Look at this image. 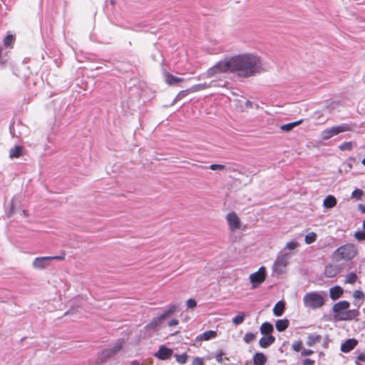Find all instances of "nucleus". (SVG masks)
I'll return each mask as SVG.
<instances>
[{
    "label": "nucleus",
    "mask_w": 365,
    "mask_h": 365,
    "mask_svg": "<svg viewBox=\"0 0 365 365\" xmlns=\"http://www.w3.org/2000/svg\"><path fill=\"white\" fill-rule=\"evenodd\" d=\"M263 70L262 59L253 53H244L219 61L202 74L212 78L220 73H232L242 78H249Z\"/></svg>",
    "instance_id": "obj_1"
},
{
    "label": "nucleus",
    "mask_w": 365,
    "mask_h": 365,
    "mask_svg": "<svg viewBox=\"0 0 365 365\" xmlns=\"http://www.w3.org/2000/svg\"><path fill=\"white\" fill-rule=\"evenodd\" d=\"M349 306L347 301H340L334 304L332 307L334 318L340 321H349L356 318L359 315V310L348 309Z\"/></svg>",
    "instance_id": "obj_2"
},
{
    "label": "nucleus",
    "mask_w": 365,
    "mask_h": 365,
    "mask_svg": "<svg viewBox=\"0 0 365 365\" xmlns=\"http://www.w3.org/2000/svg\"><path fill=\"white\" fill-rule=\"evenodd\" d=\"M357 254V251L352 244H346L338 247L332 254L331 259L335 262L351 260Z\"/></svg>",
    "instance_id": "obj_3"
},
{
    "label": "nucleus",
    "mask_w": 365,
    "mask_h": 365,
    "mask_svg": "<svg viewBox=\"0 0 365 365\" xmlns=\"http://www.w3.org/2000/svg\"><path fill=\"white\" fill-rule=\"evenodd\" d=\"M303 303L306 308L317 309L324 304V299L319 292H310L304 296Z\"/></svg>",
    "instance_id": "obj_4"
},
{
    "label": "nucleus",
    "mask_w": 365,
    "mask_h": 365,
    "mask_svg": "<svg viewBox=\"0 0 365 365\" xmlns=\"http://www.w3.org/2000/svg\"><path fill=\"white\" fill-rule=\"evenodd\" d=\"M177 306L175 304L170 305L168 308L164 311L162 314L154 317L150 322L146 326L148 329H158L163 322L170 317L173 313L175 312Z\"/></svg>",
    "instance_id": "obj_5"
},
{
    "label": "nucleus",
    "mask_w": 365,
    "mask_h": 365,
    "mask_svg": "<svg viewBox=\"0 0 365 365\" xmlns=\"http://www.w3.org/2000/svg\"><path fill=\"white\" fill-rule=\"evenodd\" d=\"M351 130V127L346 123L327 128L322 131L321 137L324 140H327L341 133L346 132Z\"/></svg>",
    "instance_id": "obj_6"
},
{
    "label": "nucleus",
    "mask_w": 365,
    "mask_h": 365,
    "mask_svg": "<svg viewBox=\"0 0 365 365\" xmlns=\"http://www.w3.org/2000/svg\"><path fill=\"white\" fill-rule=\"evenodd\" d=\"M291 256L292 253L281 252L274 263L273 272L277 274H282L289 263Z\"/></svg>",
    "instance_id": "obj_7"
},
{
    "label": "nucleus",
    "mask_w": 365,
    "mask_h": 365,
    "mask_svg": "<svg viewBox=\"0 0 365 365\" xmlns=\"http://www.w3.org/2000/svg\"><path fill=\"white\" fill-rule=\"evenodd\" d=\"M64 257V254L56 256L36 257L32 262V267L36 269H43L50 265V262L52 259L62 260Z\"/></svg>",
    "instance_id": "obj_8"
},
{
    "label": "nucleus",
    "mask_w": 365,
    "mask_h": 365,
    "mask_svg": "<svg viewBox=\"0 0 365 365\" xmlns=\"http://www.w3.org/2000/svg\"><path fill=\"white\" fill-rule=\"evenodd\" d=\"M122 347L123 341H118L112 347L104 349L99 356L101 360L100 363H102L107 359L110 358L118 354L121 350Z\"/></svg>",
    "instance_id": "obj_9"
},
{
    "label": "nucleus",
    "mask_w": 365,
    "mask_h": 365,
    "mask_svg": "<svg viewBox=\"0 0 365 365\" xmlns=\"http://www.w3.org/2000/svg\"><path fill=\"white\" fill-rule=\"evenodd\" d=\"M266 277V269L264 267H261L258 271L252 273L250 275V280L252 283V286L253 288H256L260 284H262Z\"/></svg>",
    "instance_id": "obj_10"
},
{
    "label": "nucleus",
    "mask_w": 365,
    "mask_h": 365,
    "mask_svg": "<svg viewBox=\"0 0 365 365\" xmlns=\"http://www.w3.org/2000/svg\"><path fill=\"white\" fill-rule=\"evenodd\" d=\"M216 86H224V85L220 83L217 81H212L210 83H204L194 85L188 88V91L190 93H195L202 90H205L211 87Z\"/></svg>",
    "instance_id": "obj_11"
},
{
    "label": "nucleus",
    "mask_w": 365,
    "mask_h": 365,
    "mask_svg": "<svg viewBox=\"0 0 365 365\" xmlns=\"http://www.w3.org/2000/svg\"><path fill=\"white\" fill-rule=\"evenodd\" d=\"M226 220L231 230H235L240 228V220L235 212H232L228 213Z\"/></svg>",
    "instance_id": "obj_12"
},
{
    "label": "nucleus",
    "mask_w": 365,
    "mask_h": 365,
    "mask_svg": "<svg viewBox=\"0 0 365 365\" xmlns=\"http://www.w3.org/2000/svg\"><path fill=\"white\" fill-rule=\"evenodd\" d=\"M173 350L165 346H160L158 351L154 354V356L159 359L166 360L168 359L173 355Z\"/></svg>",
    "instance_id": "obj_13"
},
{
    "label": "nucleus",
    "mask_w": 365,
    "mask_h": 365,
    "mask_svg": "<svg viewBox=\"0 0 365 365\" xmlns=\"http://www.w3.org/2000/svg\"><path fill=\"white\" fill-rule=\"evenodd\" d=\"M358 341L355 339H347L341 345V351L344 353H348L355 348Z\"/></svg>",
    "instance_id": "obj_14"
},
{
    "label": "nucleus",
    "mask_w": 365,
    "mask_h": 365,
    "mask_svg": "<svg viewBox=\"0 0 365 365\" xmlns=\"http://www.w3.org/2000/svg\"><path fill=\"white\" fill-rule=\"evenodd\" d=\"M340 272L338 266L334 264H327L324 268V275L327 277L331 278L337 275Z\"/></svg>",
    "instance_id": "obj_15"
},
{
    "label": "nucleus",
    "mask_w": 365,
    "mask_h": 365,
    "mask_svg": "<svg viewBox=\"0 0 365 365\" xmlns=\"http://www.w3.org/2000/svg\"><path fill=\"white\" fill-rule=\"evenodd\" d=\"M344 293L343 289L340 286H334L329 289V296L332 300H336L340 298Z\"/></svg>",
    "instance_id": "obj_16"
},
{
    "label": "nucleus",
    "mask_w": 365,
    "mask_h": 365,
    "mask_svg": "<svg viewBox=\"0 0 365 365\" xmlns=\"http://www.w3.org/2000/svg\"><path fill=\"white\" fill-rule=\"evenodd\" d=\"M275 341V337L272 335L262 336L259 341V346L262 348H267L271 346Z\"/></svg>",
    "instance_id": "obj_17"
},
{
    "label": "nucleus",
    "mask_w": 365,
    "mask_h": 365,
    "mask_svg": "<svg viewBox=\"0 0 365 365\" xmlns=\"http://www.w3.org/2000/svg\"><path fill=\"white\" fill-rule=\"evenodd\" d=\"M165 81L167 84L171 86V85H174L179 82H182L185 80L181 78L174 76L173 75H172L169 73H165Z\"/></svg>",
    "instance_id": "obj_18"
},
{
    "label": "nucleus",
    "mask_w": 365,
    "mask_h": 365,
    "mask_svg": "<svg viewBox=\"0 0 365 365\" xmlns=\"http://www.w3.org/2000/svg\"><path fill=\"white\" fill-rule=\"evenodd\" d=\"M267 358L263 353H256L253 356V362L255 365H264Z\"/></svg>",
    "instance_id": "obj_19"
},
{
    "label": "nucleus",
    "mask_w": 365,
    "mask_h": 365,
    "mask_svg": "<svg viewBox=\"0 0 365 365\" xmlns=\"http://www.w3.org/2000/svg\"><path fill=\"white\" fill-rule=\"evenodd\" d=\"M336 205V199L333 195H328L323 202V205L326 208H332Z\"/></svg>",
    "instance_id": "obj_20"
},
{
    "label": "nucleus",
    "mask_w": 365,
    "mask_h": 365,
    "mask_svg": "<svg viewBox=\"0 0 365 365\" xmlns=\"http://www.w3.org/2000/svg\"><path fill=\"white\" fill-rule=\"evenodd\" d=\"M284 303L282 301L278 302L273 308V314L276 317H280L283 314L284 310Z\"/></svg>",
    "instance_id": "obj_21"
},
{
    "label": "nucleus",
    "mask_w": 365,
    "mask_h": 365,
    "mask_svg": "<svg viewBox=\"0 0 365 365\" xmlns=\"http://www.w3.org/2000/svg\"><path fill=\"white\" fill-rule=\"evenodd\" d=\"M289 324V322L287 319H278L275 323V327L277 331H283L288 327Z\"/></svg>",
    "instance_id": "obj_22"
},
{
    "label": "nucleus",
    "mask_w": 365,
    "mask_h": 365,
    "mask_svg": "<svg viewBox=\"0 0 365 365\" xmlns=\"http://www.w3.org/2000/svg\"><path fill=\"white\" fill-rule=\"evenodd\" d=\"M273 331V326L269 322L263 323L260 327V331L262 334L270 335V333Z\"/></svg>",
    "instance_id": "obj_23"
},
{
    "label": "nucleus",
    "mask_w": 365,
    "mask_h": 365,
    "mask_svg": "<svg viewBox=\"0 0 365 365\" xmlns=\"http://www.w3.org/2000/svg\"><path fill=\"white\" fill-rule=\"evenodd\" d=\"M216 336H217L216 331L210 330V331L204 332L203 334L200 335L198 336V338L200 340L207 341V340L215 338Z\"/></svg>",
    "instance_id": "obj_24"
},
{
    "label": "nucleus",
    "mask_w": 365,
    "mask_h": 365,
    "mask_svg": "<svg viewBox=\"0 0 365 365\" xmlns=\"http://www.w3.org/2000/svg\"><path fill=\"white\" fill-rule=\"evenodd\" d=\"M302 120H299V121H296V122H293V123H287V124H284L280 126V129L282 130V131H285V132H288V131H290L291 130H292L295 126L299 125L301 123H302Z\"/></svg>",
    "instance_id": "obj_25"
},
{
    "label": "nucleus",
    "mask_w": 365,
    "mask_h": 365,
    "mask_svg": "<svg viewBox=\"0 0 365 365\" xmlns=\"http://www.w3.org/2000/svg\"><path fill=\"white\" fill-rule=\"evenodd\" d=\"M320 341V336L317 334H310L307 337V344L309 346H312L316 343Z\"/></svg>",
    "instance_id": "obj_26"
},
{
    "label": "nucleus",
    "mask_w": 365,
    "mask_h": 365,
    "mask_svg": "<svg viewBox=\"0 0 365 365\" xmlns=\"http://www.w3.org/2000/svg\"><path fill=\"white\" fill-rule=\"evenodd\" d=\"M21 146H15L11 148L9 151V157L10 158H19L21 154Z\"/></svg>",
    "instance_id": "obj_27"
},
{
    "label": "nucleus",
    "mask_w": 365,
    "mask_h": 365,
    "mask_svg": "<svg viewBox=\"0 0 365 365\" xmlns=\"http://www.w3.org/2000/svg\"><path fill=\"white\" fill-rule=\"evenodd\" d=\"M317 235L314 232H310L305 235L304 242L307 245L314 242L317 240Z\"/></svg>",
    "instance_id": "obj_28"
},
{
    "label": "nucleus",
    "mask_w": 365,
    "mask_h": 365,
    "mask_svg": "<svg viewBox=\"0 0 365 365\" xmlns=\"http://www.w3.org/2000/svg\"><path fill=\"white\" fill-rule=\"evenodd\" d=\"M245 317L246 314L244 312H240L232 319V323L236 326L239 325L244 322Z\"/></svg>",
    "instance_id": "obj_29"
},
{
    "label": "nucleus",
    "mask_w": 365,
    "mask_h": 365,
    "mask_svg": "<svg viewBox=\"0 0 365 365\" xmlns=\"http://www.w3.org/2000/svg\"><path fill=\"white\" fill-rule=\"evenodd\" d=\"M15 41V36L11 34H8L4 39V44L6 47H12Z\"/></svg>",
    "instance_id": "obj_30"
},
{
    "label": "nucleus",
    "mask_w": 365,
    "mask_h": 365,
    "mask_svg": "<svg viewBox=\"0 0 365 365\" xmlns=\"http://www.w3.org/2000/svg\"><path fill=\"white\" fill-rule=\"evenodd\" d=\"M357 279L356 274L354 272H351L346 275L345 278V283L346 284H354Z\"/></svg>",
    "instance_id": "obj_31"
},
{
    "label": "nucleus",
    "mask_w": 365,
    "mask_h": 365,
    "mask_svg": "<svg viewBox=\"0 0 365 365\" xmlns=\"http://www.w3.org/2000/svg\"><path fill=\"white\" fill-rule=\"evenodd\" d=\"M364 192L361 189H355L351 193V198L356 200H361Z\"/></svg>",
    "instance_id": "obj_32"
},
{
    "label": "nucleus",
    "mask_w": 365,
    "mask_h": 365,
    "mask_svg": "<svg viewBox=\"0 0 365 365\" xmlns=\"http://www.w3.org/2000/svg\"><path fill=\"white\" fill-rule=\"evenodd\" d=\"M176 361L180 364H185L187 360V355L186 354H175Z\"/></svg>",
    "instance_id": "obj_33"
},
{
    "label": "nucleus",
    "mask_w": 365,
    "mask_h": 365,
    "mask_svg": "<svg viewBox=\"0 0 365 365\" xmlns=\"http://www.w3.org/2000/svg\"><path fill=\"white\" fill-rule=\"evenodd\" d=\"M339 149L341 151L351 150L352 149V143L344 142L339 145Z\"/></svg>",
    "instance_id": "obj_34"
},
{
    "label": "nucleus",
    "mask_w": 365,
    "mask_h": 365,
    "mask_svg": "<svg viewBox=\"0 0 365 365\" xmlns=\"http://www.w3.org/2000/svg\"><path fill=\"white\" fill-rule=\"evenodd\" d=\"M188 93H190L188 91V88L187 90L181 91L175 98L173 104L185 98Z\"/></svg>",
    "instance_id": "obj_35"
},
{
    "label": "nucleus",
    "mask_w": 365,
    "mask_h": 365,
    "mask_svg": "<svg viewBox=\"0 0 365 365\" xmlns=\"http://www.w3.org/2000/svg\"><path fill=\"white\" fill-rule=\"evenodd\" d=\"M299 244L296 241H290L285 245L284 250H293L298 247Z\"/></svg>",
    "instance_id": "obj_36"
},
{
    "label": "nucleus",
    "mask_w": 365,
    "mask_h": 365,
    "mask_svg": "<svg viewBox=\"0 0 365 365\" xmlns=\"http://www.w3.org/2000/svg\"><path fill=\"white\" fill-rule=\"evenodd\" d=\"M256 336L253 333H247L244 336V341L245 343L249 344L255 339Z\"/></svg>",
    "instance_id": "obj_37"
},
{
    "label": "nucleus",
    "mask_w": 365,
    "mask_h": 365,
    "mask_svg": "<svg viewBox=\"0 0 365 365\" xmlns=\"http://www.w3.org/2000/svg\"><path fill=\"white\" fill-rule=\"evenodd\" d=\"M353 297L356 299H362L364 298V294L360 290H356L354 292Z\"/></svg>",
    "instance_id": "obj_38"
},
{
    "label": "nucleus",
    "mask_w": 365,
    "mask_h": 365,
    "mask_svg": "<svg viewBox=\"0 0 365 365\" xmlns=\"http://www.w3.org/2000/svg\"><path fill=\"white\" fill-rule=\"evenodd\" d=\"M354 236L358 240H365L364 231H357L355 232Z\"/></svg>",
    "instance_id": "obj_39"
},
{
    "label": "nucleus",
    "mask_w": 365,
    "mask_h": 365,
    "mask_svg": "<svg viewBox=\"0 0 365 365\" xmlns=\"http://www.w3.org/2000/svg\"><path fill=\"white\" fill-rule=\"evenodd\" d=\"M292 349L297 352L299 351L302 349V342L300 341H294L292 344Z\"/></svg>",
    "instance_id": "obj_40"
},
{
    "label": "nucleus",
    "mask_w": 365,
    "mask_h": 365,
    "mask_svg": "<svg viewBox=\"0 0 365 365\" xmlns=\"http://www.w3.org/2000/svg\"><path fill=\"white\" fill-rule=\"evenodd\" d=\"M210 169L212 170H222L225 169V165L220 164H212L210 166Z\"/></svg>",
    "instance_id": "obj_41"
},
{
    "label": "nucleus",
    "mask_w": 365,
    "mask_h": 365,
    "mask_svg": "<svg viewBox=\"0 0 365 365\" xmlns=\"http://www.w3.org/2000/svg\"><path fill=\"white\" fill-rule=\"evenodd\" d=\"M196 306V302L193 299H189L187 301V308L192 309Z\"/></svg>",
    "instance_id": "obj_42"
},
{
    "label": "nucleus",
    "mask_w": 365,
    "mask_h": 365,
    "mask_svg": "<svg viewBox=\"0 0 365 365\" xmlns=\"http://www.w3.org/2000/svg\"><path fill=\"white\" fill-rule=\"evenodd\" d=\"M204 361L200 357H196L192 361V365H204Z\"/></svg>",
    "instance_id": "obj_43"
},
{
    "label": "nucleus",
    "mask_w": 365,
    "mask_h": 365,
    "mask_svg": "<svg viewBox=\"0 0 365 365\" xmlns=\"http://www.w3.org/2000/svg\"><path fill=\"white\" fill-rule=\"evenodd\" d=\"M342 167L344 168L346 173L349 172L352 169V164L349 162L343 164Z\"/></svg>",
    "instance_id": "obj_44"
},
{
    "label": "nucleus",
    "mask_w": 365,
    "mask_h": 365,
    "mask_svg": "<svg viewBox=\"0 0 365 365\" xmlns=\"http://www.w3.org/2000/svg\"><path fill=\"white\" fill-rule=\"evenodd\" d=\"M356 359L355 362L356 365H361L358 361H365V353L358 355Z\"/></svg>",
    "instance_id": "obj_45"
},
{
    "label": "nucleus",
    "mask_w": 365,
    "mask_h": 365,
    "mask_svg": "<svg viewBox=\"0 0 365 365\" xmlns=\"http://www.w3.org/2000/svg\"><path fill=\"white\" fill-rule=\"evenodd\" d=\"M178 320L176 319H173L170 321L168 322V326L169 327H175L178 324Z\"/></svg>",
    "instance_id": "obj_46"
},
{
    "label": "nucleus",
    "mask_w": 365,
    "mask_h": 365,
    "mask_svg": "<svg viewBox=\"0 0 365 365\" xmlns=\"http://www.w3.org/2000/svg\"><path fill=\"white\" fill-rule=\"evenodd\" d=\"M313 354V351L311 349H303L302 351V354L303 356H309Z\"/></svg>",
    "instance_id": "obj_47"
},
{
    "label": "nucleus",
    "mask_w": 365,
    "mask_h": 365,
    "mask_svg": "<svg viewBox=\"0 0 365 365\" xmlns=\"http://www.w3.org/2000/svg\"><path fill=\"white\" fill-rule=\"evenodd\" d=\"M314 361L309 359H306L303 361L304 365H314Z\"/></svg>",
    "instance_id": "obj_48"
},
{
    "label": "nucleus",
    "mask_w": 365,
    "mask_h": 365,
    "mask_svg": "<svg viewBox=\"0 0 365 365\" xmlns=\"http://www.w3.org/2000/svg\"><path fill=\"white\" fill-rule=\"evenodd\" d=\"M14 199H13L11 200V210H10V212H9V216L11 215V214L12 212H14Z\"/></svg>",
    "instance_id": "obj_49"
},
{
    "label": "nucleus",
    "mask_w": 365,
    "mask_h": 365,
    "mask_svg": "<svg viewBox=\"0 0 365 365\" xmlns=\"http://www.w3.org/2000/svg\"><path fill=\"white\" fill-rule=\"evenodd\" d=\"M359 210H361V212L362 213H365V205H361V204H360V205H359Z\"/></svg>",
    "instance_id": "obj_50"
},
{
    "label": "nucleus",
    "mask_w": 365,
    "mask_h": 365,
    "mask_svg": "<svg viewBox=\"0 0 365 365\" xmlns=\"http://www.w3.org/2000/svg\"><path fill=\"white\" fill-rule=\"evenodd\" d=\"M130 365H141V364L137 361H132Z\"/></svg>",
    "instance_id": "obj_51"
},
{
    "label": "nucleus",
    "mask_w": 365,
    "mask_h": 365,
    "mask_svg": "<svg viewBox=\"0 0 365 365\" xmlns=\"http://www.w3.org/2000/svg\"><path fill=\"white\" fill-rule=\"evenodd\" d=\"M245 103L247 107H250L252 105V103L250 101H246Z\"/></svg>",
    "instance_id": "obj_52"
},
{
    "label": "nucleus",
    "mask_w": 365,
    "mask_h": 365,
    "mask_svg": "<svg viewBox=\"0 0 365 365\" xmlns=\"http://www.w3.org/2000/svg\"><path fill=\"white\" fill-rule=\"evenodd\" d=\"M22 213L26 216L27 215V212L26 210H22Z\"/></svg>",
    "instance_id": "obj_53"
},
{
    "label": "nucleus",
    "mask_w": 365,
    "mask_h": 365,
    "mask_svg": "<svg viewBox=\"0 0 365 365\" xmlns=\"http://www.w3.org/2000/svg\"><path fill=\"white\" fill-rule=\"evenodd\" d=\"M362 226H363V229L365 230V219L364 220Z\"/></svg>",
    "instance_id": "obj_54"
}]
</instances>
